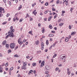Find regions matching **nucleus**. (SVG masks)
Returning a JSON list of instances; mask_svg holds the SVG:
<instances>
[{"label":"nucleus","instance_id":"obj_22","mask_svg":"<svg viewBox=\"0 0 77 77\" xmlns=\"http://www.w3.org/2000/svg\"><path fill=\"white\" fill-rule=\"evenodd\" d=\"M5 66H8V63L7 62L5 64Z\"/></svg>","mask_w":77,"mask_h":77},{"label":"nucleus","instance_id":"obj_64","mask_svg":"<svg viewBox=\"0 0 77 77\" xmlns=\"http://www.w3.org/2000/svg\"><path fill=\"white\" fill-rule=\"evenodd\" d=\"M28 42H27L26 43V45H27V44H28Z\"/></svg>","mask_w":77,"mask_h":77},{"label":"nucleus","instance_id":"obj_15","mask_svg":"<svg viewBox=\"0 0 77 77\" xmlns=\"http://www.w3.org/2000/svg\"><path fill=\"white\" fill-rule=\"evenodd\" d=\"M49 28H50V29H52L53 28L52 25H50L49 26Z\"/></svg>","mask_w":77,"mask_h":77},{"label":"nucleus","instance_id":"obj_4","mask_svg":"<svg viewBox=\"0 0 77 77\" xmlns=\"http://www.w3.org/2000/svg\"><path fill=\"white\" fill-rule=\"evenodd\" d=\"M65 56H63L61 58V60H65V59L66 58V57H65Z\"/></svg>","mask_w":77,"mask_h":77},{"label":"nucleus","instance_id":"obj_6","mask_svg":"<svg viewBox=\"0 0 77 77\" xmlns=\"http://www.w3.org/2000/svg\"><path fill=\"white\" fill-rule=\"evenodd\" d=\"M4 10H5V9L4 8H2V7H0V12L1 13V14H2V11H4Z\"/></svg>","mask_w":77,"mask_h":77},{"label":"nucleus","instance_id":"obj_40","mask_svg":"<svg viewBox=\"0 0 77 77\" xmlns=\"http://www.w3.org/2000/svg\"><path fill=\"white\" fill-rule=\"evenodd\" d=\"M23 42H20L19 44H20V45H21V44H23Z\"/></svg>","mask_w":77,"mask_h":77},{"label":"nucleus","instance_id":"obj_32","mask_svg":"<svg viewBox=\"0 0 77 77\" xmlns=\"http://www.w3.org/2000/svg\"><path fill=\"white\" fill-rule=\"evenodd\" d=\"M9 35H7V36H6L5 37V38L7 39V38H8V37H9Z\"/></svg>","mask_w":77,"mask_h":77},{"label":"nucleus","instance_id":"obj_20","mask_svg":"<svg viewBox=\"0 0 77 77\" xmlns=\"http://www.w3.org/2000/svg\"><path fill=\"white\" fill-rule=\"evenodd\" d=\"M36 63H32V66H36Z\"/></svg>","mask_w":77,"mask_h":77},{"label":"nucleus","instance_id":"obj_30","mask_svg":"<svg viewBox=\"0 0 77 77\" xmlns=\"http://www.w3.org/2000/svg\"><path fill=\"white\" fill-rule=\"evenodd\" d=\"M68 1H66V6H67V5H68Z\"/></svg>","mask_w":77,"mask_h":77},{"label":"nucleus","instance_id":"obj_36","mask_svg":"<svg viewBox=\"0 0 77 77\" xmlns=\"http://www.w3.org/2000/svg\"><path fill=\"white\" fill-rule=\"evenodd\" d=\"M51 32L52 33H55V32L54 31H51Z\"/></svg>","mask_w":77,"mask_h":77},{"label":"nucleus","instance_id":"obj_50","mask_svg":"<svg viewBox=\"0 0 77 77\" xmlns=\"http://www.w3.org/2000/svg\"><path fill=\"white\" fill-rule=\"evenodd\" d=\"M9 5H10V6H11V2H9Z\"/></svg>","mask_w":77,"mask_h":77},{"label":"nucleus","instance_id":"obj_44","mask_svg":"<svg viewBox=\"0 0 77 77\" xmlns=\"http://www.w3.org/2000/svg\"><path fill=\"white\" fill-rule=\"evenodd\" d=\"M32 31H29V34H32Z\"/></svg>","mask_w":77,"mask_h":77},{"label":"nucleus","instance_id":"obj_57","mask_svg":"<svg viewBox=\"0 0 77 77\" xmlns=\"http://www.w3.org/2000/svg\"><path fill=\"white\" fill-rule=\"evenodd\" d=\"M4 65H5V63H3L2 65L1 66H4Z\"/></svg>","mask_w":77,"mask_h":77},{"label":"nucleus","instance_id":"obj_21","mask_svg":"<svg viewBox=\"0 0 77 77\" xmlns=\"http://www.w3.org/2000/svg\"><path fill=\"white\" fill-rule=\"evenodd\" d=\"M60 2V1H59V0H58L56 1V3L57 5H58V4Z\"/></svg>","mask_w":77,"mask_h":77},{"label":"nucleus","instance_id":"obj_59","mask_svg":"<svg viewBox=\"0 0 77 77\" xmlns=\"http://www.w3.org/2000/svg\"><path fill=\"white\" fill-rule=\"evenodd\" d=\"M26 58H27V59H29V58H30V57H29V56H27L26 57Z\"/></svg>","mask_w":77,"mask_h":77},{"label":"nucleus","instance_id":"obj_60","mask_svg":"<svg viewBox=\"0 0 77 77\" xmlns=\"http://www.w3.org/2000/svg\"><path fill=\"white\" fill-rule=\"evenodd\" d=\"M59 66H62V64H60L58 65Z\"/></svg>","mask_w":77,"mask_h":77},{"label":"nucleus","instance_id":"obj_46","mask_svg":"<svg viewBox=\"0 0 77 77\" xmlns=\"http://www.w3.org/2000/svg\"><path fill=\"white\" fill-rule=\"evenodd\" d=\"M3 1L5 3H6V0H3Z\"/></svg>","mask_w":77,"mask_h":77},{"label":"nucleus","instance_id":"obj_37","mask_svg":"<svg viewBox=\"0 0 77 77\" xmlns=\"http://www.w3.org/2000/svg\"><path fill=\"white\" fill-rule=\"evenodd\" d=\"M46 77H50V75L48 74L46 75Z\"/></svg>","mask_w":77,"mask_h":77},{"label":"nucleus","instance_id":"obj_23","mask_svg":"<svg viewBox=\"0 0 77 77\" xmlns=\"http://www.w3.org/2000/svg\"><path fill=\"white\" fill-rule=\"evenodd\" d=\"M44 30H45V29H44V28H43V29L42 30V33H44Z\"/></svg>","mask_w":77,"mask_h":77},{"label":"nucleus","instance_id":"obj_33","mask_svg":"<svg viewBox=\"0 0 77 77\" xmlns=\"http://www.w3.org/2000/svg\"><path fill=\"white\" fill-rule=\"evenodd\" d=\"M7 23V22H5L2 23V24L4 25V24H6Z\"/></svg>","mask_w":77,"mask_h":77},{"label":"nucleus","instance_id":"obj_19","mask_svg":"<svg viewBox=\"0 0 77 77\" xmlns=\"http://www.w3.org/2000/svg\"><path fill=\"white\" fill-rule=\"evenodd\" d=\"M48 40H47L46 41V44L47 45H48Z\"/></svg>","mask_w":77,"mask_h":77},{"label":"nucleus","instance_id":"obj_13","mask_svg":"<svg viewBox=\"0 0 77 77\" xmlns=\"http://www.w3.org/2000/svg\"><path fill=\"white\" fill-rule=\"evenodd\" d=\"M69 40V39H68V38L67 37H66V38L65 39V42H68V40Z\"/></svg>","mask_w":77,"mask_h":77},{"label":"nucleus","instance_id":"obj_16","mask_svg":"<svg viewBox=\"0 0 77 77\" xmlns=\"http://www.w3.org/2000/svg\"><path fill=\"white\" fill-rule=\"evenodd\" d=\"M75 33H76V32H72V33L71 34V35H73L74 34H75Z\"/></svg>","mask_w":77,"mask_h":77},{"label":"nucleus","instance_id":"obj_10","mask_svg":"<svg viewBox=\"0 0 77 77\" xmlns=\"http://www.w3.org/2000/svg\"><path fill=\"white\" fill-rule=\"evenodd\" d=\"M54 35L53 34H50L48 35V36L49 37H53Z\"/></svg>","mask_w":77,"mask_h":77},{"label":"nucleus","instance_id":"obj_63","mask_svg":"<svg viewBox=\"0 0 77 77\" xmlns=\"http://www.w3.org/2000/svg\"><path fill=\"white\" fill-rule=\"evenodd\" d=\"M15 20H16L15 18H14V19H13V21H15Z\"/></svg>","mask_w":77,"mask_h":77},{"label":"nucleus","instance_id":"obj_49","mask_svg":"<svg viewBox=\"0 0 77 77\" xmlns=\"http://www.w3.org/2000/svg\"><path fill=\"white\" fill-rule=\"evenodd\" d=\"M49 72L48 71H46L45 72V74H48Z\"/></svg>","mask_w":77,"mask_h":77},{"label":"nucleus","instance_id":"obj_24","mask_svg":"<svg viewBox=\"0 0 77 77\" xmlns=\"http://www.w3.org/2000/svg\"><path fill=\"white\" fill-rule=\"evenodd\" d=\"M45 5V6H48V2H46Z\"/></svg>","mask_w":77,"mask_h":77},{"label":"nucleus","instance_id":"obj_2","mask_svg":"<svg viewBox=\"0 0 77 77\" xmlns=\"http://www.w3.org/2000/svg\"><path fill=\"white\" fill-rule=\"evenodd\" d=\"M10 47L11 48H14L15 46L14 45V43H11L10 45Z\"/></svg>","mask_w":77,"mask_h":77},{"label":"nucleus","instance_id":"obj_8","mask_svg":"<svg viewBox=\"0 0 77 77\" xmlns=\"http://www.w3.org/2000/svg\"><path fill=\"white\" fill-rule=\"evenodd\" d=\"M6 40H5L2 43V45H6Z\"/></svg>","mask_w":77,"mask_h":77},{"label":"nucleus","instance_id":"obj_35","mask_svg":"<svg viewBox=\"0 0 77 77\" xmlns=\"http://www.w3.org/2000/svg\"><path fill=\"white\" fill-rule=\"evenodd\" d=\"M65 13V11H62V14H63Z\"/></svg>","mask_w":77,"mask_h":77},{"label":"nucleus","instance_id":"obj_27","mask_svg":"<svg viewBox=\"0 0 77 77\" xmlns=\"http://www.w3.org/2000/svg\"><path fill=\"white\" fill-rule=\"evenodd\" d=\"M41 46H42V47H44V42H42L41 43Z\"/></svg>","mask_w":77,"mask_h":77},{"label":"nucleus","instance_id":"obj_9","mask_svg":"<svg viewBox=\"0 0 77 77\" xmlns=\"http://www.w3.org/2000/svg\"><path fill=\"white\" fill-rule=\"evenodd\" d=\"M9 35V36L11 38H14V34H8Z\"/></svg>","mask_w":77,"mask_h":77},{"label":"nucleus","instance_id":"obj_53","mask_svg":"<svg viewBox=\"0 0 77 77\" xmlns=\"http://www.w3.org/2000/svg\"><path fill=\"white\" fill-rule=\"evenodd\" d=\"M56 17H57V15H55V16H54V19H56Z\"/></svg>","mask_w":77,"mask_h":77},{"label":"nucleus","instance_id":"obj_3","mask_svg":"<svg viewBox=\"0 0 77 77\" xmlns=\"http://www.w3.org/2000/svg\"><path fill=\"white\" fill-rule=\"evenodd\" d=\"M45 69L46 71H47V70H49L50 69V68L48 66H46Z\"/></svg>","mask_w":77,"mask_h":77},{"label":"nucleus","instance_id":"obj_1","mask_svg":"<svg viewBox=\"0 0 77 77\" xmlns=\"http://www.w3.org/2000/svg\"><path fill=\"white\" fill-rule=\"evenodd\" d=\"M11 30H9L8 32V34H12V35H14V32L15 30L14 29H11Z\"/></svg>","mask_w":77,"mask_h":77},{"label":"nucleus","instance_id":"obj_62","mask_svg":"<svg viewBox=\"0 0 77 77\" xmlns=\"http://www.w3.org/2000/svg\"><path fill=\"white\" fill-rule=\"evenodd\" d=\"M24 66H22V69H24Z\"/></svg>","mask_w":77,"mask_h":77},{"label":"nucleus","instance_id":"obj_56","mask_svg":"<svg viewBox=\"0 0 77 77\" xmlns=\"http://www.w3.org/2000/svg\"><path fill=\"white\" fill-rule=\"evenodd\" d=\"M27 41V40L25 39L23 40V42H25Z\"/></svg>","mask_w":77,"mask_h":77},{"label":"nucleus","instance_id":"obj_41","mask_svg":"<svg viewBox=\"0 0 77 77\" xmlns=\"http://www.w3.org/2000/svg\"><path fill=\"white\" fill-rule=\"evenodd\" d=\"M13 69H14V67H11L10 69V70H11V71H12V70Z\"/></svg>","mask_w":77,"mask_h":77},{"label":"nucleus","instance_id":"obj_5","mask_svg":"<svg viewBox=\"0 0 77 77\" xmlns=\"http://www.w3.org/2000/svg\"><path fill=\"white\" fill-rule=\"evenodd\" d=\"M36 10H35L33 12H32V14H34L35 15H36V14H37V12H36Z\"/></svg>","mask_w":77,"mask_h":77},{"label":"nucleus","instance_id":"obj_47","mask_svg":"<svg viewBox=\"0 0 77 77\" xmlns=\"http://www.w3.org/2000/svg\"><path fill=\"white\" fill-rule=\"evenodd\" d=\"M45 51V52H47V51H48V49H46Z\"/></svg>","mask_w":77,"mask_h":77},{"label":"nucleus","instance_id":"obj_34","mask_svg":"<svg viewBox=\"0 0 77 77\" xmlns=\"http://www.w3.org/2000/svg\"><path fill=\"white\" fill-rule=\"evenodd\" d=\"M10 16V14H7V17H9V16Z\"/></svg>","mask_w":77,"mask_h":77},{"label":"nucleus","instance_id":"obj_28","mask_svg":"<svg viewBox=\"0 0 77 77\" xmlns=\"http://www.w3.org/2000/svg\"><path fill=\"white\" fill-rule=\"evenodd\" d=\"M20 39L21 40V38H20L19 39H18V42L19 44L21 42V41H20Z\"/></svg>","mask_w":77,"mask_h":77},{"label":"nucleus","instance_id":"obj_25","mask_svg":"<svg viewBox=\"0 0 77 77\" xmlns=\"http://www.w3.org/2000/svg\"><path fill=\"white\" fill-rule=\"evenodd\" d=\"M9 45L8 44H7L6 45H5V47L6 48H8V47H9Z\"/></svg>","mask_w":77,"mask_h":77},{"label":"nucleus","instance_id":"obj_61","mask_svg":"<svg viewBox=\"0 0 77 77\" xmlns=\"http://www.w3.org/2000/svg\"><path fill=\"white\" fill-rule=\"evenodd\" d=\"M49 18L51 19V18H52V17L50 16Z\"/></svg>","mask_w":77,"mask_h":77},{"label":"nucleus","instance_id":"obj_58","mask_svg":"<svg viewBox=\"0 0 77 77\" xmlns=\"http://www.w3.org/2000/svg\"><path fill=\"white\" fill-rule=\"evenodd\" d=\"M41 49V50H43L44 49V46H42Z\"/></svg>","mask_w":77,"mask_h":77},{"label":"nucleus","instance_id":"obj_43","mask_svg":"<svg viewBox=\"0 0 77 77\" xmlns=\"http://www.w3.org/2000/svg\"><path fill=\"white\" fill-rule=\"evenodd\" d=\"M56 43H54V44L53 45V47H54V46H55V45H56Z\"/></svg>","mask_w":77,"mask_h":77},{"label":"nucleus","instance_id":"obj_11","mask_svg":"<svg viewBox=\"0 0 77 77\" xmlns=\"http://www.w3.org/2000/svg\"><path fill=\"white\" fill-rule=\"evenodd\" d=\"M26 65H27V62H25V63H24L23 66L24 67L25 66H26Z\"/></svg>","mask_w":77,"mask_h":77},{"label":"nucleus","instance_id":"obj_7","mask_svg":"<svg viewBox=\"0 0 77 77\" xmlns=\"http://www.w3.org/2000/svg\"><path fill=\"white\" fill-rule=\"evenodd\" d=\"M44 63H45V61H43L41 63V66L42 67L44 65Z\"/></svg>","mask_w":77,"mask_h":77},{"label":"nucleus","instance_id":"obj_17","mask_svg":"<svg viewBox=\"0 0 77 77\" xmlns=\"http://www.w3.org/2000/svg\"><path fill=\"white\" fill-rule=\"evenodd\" d=\"M14 57H19V56H18L17 54H16L14 55Z\"/></svg>","mask_w":77,"mask_h":77},{"label":"nucleus","instance_id":"obj_26","mask_svg":"<svg viewBox=\"0 0 77 77\" xmlns=\"http://www.w3.org/2000/svg\"><path fill=\"white\" fill-rule=\"evenodd\" d=\"M52 9L53 11H56V9L54 8L53 7Z\"/></svg>","mask_w":77,"mask_h":77},{"label":"nucleus","instance_id":"obj_48","mask_svg":"<svg viewBox=\"0 0 77 77\" xmlns=\"http://www.w3.org/2000/svg\"><path fill=\"white\" fill-rule=\"evenodd\" d=\"M69 29H71V25L69 26Z\"/></svg>","mask_w":77,"mask_h":77},{"label":"nucleus","instance_id":"obj_38","mask_svg":"<svg viewBox=\"0 0 77 77\" xmlns=\"http://www.w3.org/2000/svg\"><path fill=\"white\" fill-rule=\"evenodd\" d=\"M23 19H20L19 20V22H21L22 21H23Z\"/></svg>","mask_w":77,"mask_h":77},{"label":"nucleus","instance_id":"obj_18","mask_svg":"<svg viewBox=\"0 0 77 77\" xmlns=\"http://www.w3.org/2000/svg\"><path fill=\"white\" fill-rule=\"evenodd\" d=\"M63 23H60L59 24V25L60 26V27H61L62 26H63Z\"/></svg>","mask_w":77,"mask_h":77},{"label":"nucleus","instance_id":"obj_14","mask_svg":"<svg viewBox=\"0 0 77 77\" xmlns=\"http://www.w3.org/2000/svg\"><path fill=\"white\" fill-rule=\"evenodd\" d=\"M35 43L36 45H38L39 44V41H37L35 42Z\"/></svg>","mask_w":77,"mask_h":77},{"label":"nucleus","instance_id":"obj_52","mask_svg":"<svg viewBox=\"0 0 77 77\" xmlns=\"http://www.w3.org/2000/svg\"><path fill=\"white\" fill-rule=\"evenodd\" d=\"M71 36L69 35L68 37V39H70L71 38Z\"/></svg>","mask_w":77,"mask_h":77},{"label":"nucleus","instance_id":"obj_55","mask_svg":"<svg viewBox=\"0 0 77 77\" xmlns=\"http://www.w3.org/2000/svg\"><path fill=\"white\" fill-rule=\"evenodd\" d=\"M52 14L53 15H56V13H54V12H53L52 13Z\"/></svg>","mask_w":77,"mask_h":77},{"label":"nucleus","instance_id":"obj_12","mask_svg":"<svg viewBox=\"0 0 77 77\" xmlns=\"http://www.w3.org/2000/svg\"><path fill=\"white\" fill-rule=\"evenodd\" d=\"M22 8V5H20V7H19L18 8V11H20L21 9V8Z\"/></svg>","mask_w":77,"mask_h":77},{"label":"nucleus","instance_id":"obj_51","mask_svg":"<svg viewBox=\"0 0 77 77\" xmlns=\"http://www.w3.org/2000/svg\"><path fill=\"white\" fill-rule=\"evenodd\" d=\"M59 4H60V5H61V4H62V1H60V2H59Z\"/></svg>","mask_w":77,"mask_h":77},{"label":"nucleus","instance_id":"obj_54","mask_svg":"<svg viewBox=\"0 0 77 77\" xmlns=\"http://www.w3.org/2000/svg\"><path fill=\"white\" fill-rule=\"evenodd\" d=\"M34 74H35L36 73V70H34L33 71Z\"/></svg>","mask_w":77,"mask_h":77},{"label":"nucleus","instance_id":"obj_45","mask_svg":"<svg viewBox=\"0 0 77 77\" xmlns=\"http://www.w3.org/2000/svg\"><path fill=\"white\" fill-rule=\"evenodd\" d=\"M58 70H59V68H56L55 69V71H58Z\"/></svg>","mask_w":77,"mask_h":77},{"label":"nucleus","instance_id":"obj_31","mask_svg":"<svg viewBox=\"0 0 77 77\" xmlns=\"http://www.w3.org/2000/svg\"><path fill=\"white\" fill-rule=\"evenodd\" d=\"M67 74L68 75H69L70 74H71V73L69 71L68 72H67Z\"/></svg>","mask_w":77,"mask_h":77},{"label":"nucleus","instance_id":"obj_42","mask_svg":"<svg viewBox=\"0 0 77 77\" xmlns=\"http://www.w3.org/2000/svg\"><path fill=\"white\" fill-rule=\"evenodd\" d=\"M18 48V47L17 46L16 47H15L14 48V50H17V48Z\"/></svg>","mask_w":77,"mask_h":77},{"label":"nucleus","instance_id":"obj_29","mask_svg":"<svg viewBox=\"0 0 77 77\" xmlns=\"http://www.w3.org/2000/svg\"><path fill=\"white\" fill-rule=\"evenodd\" d=\"M8 53H11V50H9L8 51Z\"/></svg>","mask_w":77,"mask_h":77},{"label":"nucleus","instance_id":"obj_39","mask_svg":"<svg viewBox=\"0 0 77 77\" xmlns=\"http://www.w3.org/2000/svg\"><path fill=\"white\" fill-rule=\"evenodd\" d=\"M29 72L30 73H32V72H33V70H31L29 71Z\"/></svg>","mask_w":77,"mask_h":77}]
</instances>
